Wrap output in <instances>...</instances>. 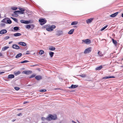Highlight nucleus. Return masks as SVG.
<instances>
[{
    "mask_svg": "<svg viewBox=\"0 0 123 123\" xmlns=\"http://www.w3.org/2000/svg\"><path fill=\"white\" fill-rule=\"evenodd\" d=\"M4 73V72H0V74H2L3 73Z\"/></svg>",
    "mask_w": 123,
    "mask_h": 123,
    "instance_id": "nucleus-56",
    "label": "nucleus"
},
{
    "mask_svg": "<svg viewBox=\"0 0 123 123\" xmlns=\"http://www.w3.org/2000/svg\"><path fill=\"white\" fill-rule=\"evenodd\" d=\"M44 51L43 50H40L39 52V54L40 55H42L44 53Z\"/></svg>",
    "mask_w": 123,
    "mask_h": 123,
    "instance_id": "nucleus-37",
    "label": "nucleus"
},
{
    "mask_svg": "<svg viewBox=\"0 0 123 123\" xmlns=\"http://www.w3.org/2000/svg\"><path fill=\"white\" fill-rule=\"evenodd\" d=\"M0 25L1 26H4L5 25V24L3 23H2Z\"/></svg>",
    "mask_w": 123,
    "mask_h": 123,
    "instance_id": "nucleus-49",
    "label": "nucleus"
},
{
    "mask_svg": "<svg viewBox=\"0 0 123 123\" xmlns=\"http://www.w3.org/2000/svg\"><path fill=\"white\" fill-rule=\"evenodd\" d=\"M103 68L102 66H99L98 67L96 68L95 69L96 70H99L102 69Z\"/></svg>",
    "mask_w": 123,
    "mask_h": 123,
    "instance_id": "nucleus-22",
    "label": "nucleus"
},
{
    "mask_svg": "<svg viewBox=\"0 0 123 123\" xmlns=\"http://www.w3.org/2000/svg\"><path fill=\"white\" fill-rule=\"evenodd\" d=\"M29 54V53H26V55H28V54Z\"/></svg>",
    "mask_w": 123,
    "mask_h": 123,
    "instance_id": "nucleus-59",
    "label": "nucleus"
},
{
    "mask_svg": "<svg viewBox=\"0 0 123 123\" xmlns=\"http://www.w3.org/2000/svg\"><path fill=\"white\" fill-rule=\"evenodd\" d=\"M18 9L20 11H25V10L24 8H22L19 7L18 8Z\"/></svg>",
    "mask_w": 123,
    "mask_h": 123,
    "instance_id": "nucleus-38",
    "label": "nucleus"
},
{
    "mask_svg": "<svg viewBox=\"0 0 123 123\" xmlns=\"http://www.w3.org/2000/svg\"><path fill=\"white\" fill-rule=\"evenodd\" d=\"M47 117L46 118H45L44 117H42L41 118L42 120L43 121H44L45 120H47Z\"/></svg>",
    "mask_w": 123,
    "mask_h": 123,
    "instance_id": "nucleus-44",
    "label": "nucleus"
},
{
    "mask_svg": "<svg viewBox=\"0 0 123 123\" xmlns=\"http://www.w3.org/2000/svg\"><path fill=\"white\" fill-rule=\"evenodd\" d=\"M74 30V29H72L70 30L68 32V34H72Z\"/></svg>",
    "mask_w": 123,
    "mask_h": 123,
    "instance_id": "nucleus-21",
    "label": "nucleus"
},
{
    "mask_svg": "<svg viewBox=\"0 0 123 123\" xmlns=\"http://www.w3.org/2000/svg\"><path fill=\"white\" fill-rule=\"evenodd\" d=\"M7 32V31L6 29H3L0 31V34H3L6 33Z\"/></svg>",
    "mask_w": 123,
    "mask_h": 123,
    "instance_id": "nucleus-8",
    "label": "nucleus"
},
{
    "mask_svg": "<svg viewBox=\"0 0 123 123\" xmlns=\"http://www.w3.org/2000/svg\"><path fill=\"white\" fill-rule=\"evenodd\" d=\"M115 77L114 76H106L105 77H104L103 78V79H108L109 78H114Z\"/></svg>",
    "mask_w": 123,
    "mask_h": 123,
    "instance_id": "nucleus-20",
    "label": "nucleus"
},
{
    "mask_svg": "<svg viewBox=\"0 0 123 123\" xmlns=\"http://www.w3.org/2000/svg\"><path fill=\"white\" fill-rule=\"evenodd\" d=\"M14 89L16 90H18L19 89V88L18 87H15Z\"/></svg>",
    "mask_w": 123,
    "mask_h": 123,
    "instance_id": "nucleus-47",
    "label": "nucleus"
},
{
    "mask_svg": "<svg viewBox=\"0 0 123 123\" xmlns=\"http://www.w3.org/2000/svg\"><path fill=\"white\" fill-rule=\"evenodd\" d=\"M49 49L50 50L53 51L55 50V48L52 46H51L49 47Z\"/></svg>",
    "mask_w": 123,
    "mask_h": 123,
    "instance_id": "nucleus-19",
    "label": "nucleus"
},
{
    "mask_svg": "<svg viewBox=\"0 0 123 123\" xmlns=\"http://www.w3.org/2000/svg\"><path fill=\"white\" fill-rule=\"evenodd\" d=\"M122 17H123V13L122 14Z\"/></svg>",
    "mask_w": 123,
    "mask_h": 123,
    "instance_id": "nucleus-60",
    "label": "nucleus"
},
{
    "mask_svg": "<svg viewBox=\"0 0 123 123\" xmlns=\"http://www.w3.org/2000/svg\"><path fill=\"white\" fill-rule=\"evenodd\" d=\"M2 56V54L1 53H0V57H1Z\"/></svg>",
    "mask_w": 123,
    "mask_h": 123,
    "instance_id": "nucleus-55",
    "label": "nucleus"
},
{
    "mask_svg": "<svg viewBox=\"0 0 123 123\" xmlns=\"http://www.w3.org/2000/svg\"><path fill=\"white\" fill-rule=\"evenodd\" d=\"M97 54H98V56L99 57H101L103 56V54H102L101 52L99 50H98Z\"/></svg>",
    "mask_w": 123,
    "mask_h": 123,
    "instance_id": "nucleus-10",
    "label": "nucleus"
},
{
    "mask_svg": "<svg viewBox=\"0 0 123 123\" xmlns=\"http://www.w3.org/2000/svg\"><path fill=\"white\" fill-rule=\"evenodd\" d=\"M1 15L0 14V18H1Z\"/></svg>",
    "mask_w": 123,
    "mask_h": 123,
    "instance_id": "nucleus-61",
    "label": "nucleus"
},
{
    "mask_svg": "<svg viewBox=\"0 0 123 123\" xmlns=\"http://www.w3.org/2000/svg\"><path fill=\"white\" fill-rule=\"evenodd\" d=\"M56 116L55 115H49L47 117V120L50 121L52 120H55L57 119Z\"/></svg>",
    "mask_w": 123,
    "mask_h": 123,
    "instance_id": "nucleus-1",
    "label": "nucleus"
},
{
    "mask_svg": "<svg viewBox=\"0 0 123 123\" xmlns=\"http://www.w3.org/2000/svg\"><path fill=\"white\" fill-rule=\"evenodd\" d=\"M20 73V71H18L16 72H15L14 74L16 75H17L18 74H19Z\"/></svg>",
    "mask_w": 123,
    "mask_h": 123,
    "instance_id": "nucleus-29",
    "label": "nucleus"
},
{
    "mask_svg": "<svg viewBox=\"0 0 123 123\" xmlns=\"http://www.w3.org/2000/svg\"><path fill=\"white\" fill-rule=\"evenodd\" d=\"M30 25H29L26 26V28L27 29H29L31 28Z\"/></svg>",
    "mask_w": 123,
    "mask_h": 123,
    "instance_id": "nucleus-39",
    "label": "nucleus"
},
{
    "mask_svg": "<svg viewBox=\"0 0 123 123\" xmlns=\"http://www.w3.org/2000/svg\"><path fill=\"white\" fill-rule=\"evenodd\" d=\"M74 27L76 28L77 27V26H74Z\"/></svg>",
    "mask_w": 123,
    "mask_h": 123,
    "instance_id": "nucleus-58",
    "label": "nucleus"
},
{
    "mask_svg": "<svg viewBox=\"0 0 123 123\" xmlns=\"http://www.w3.org/2000/svg\"><path fill=\"white\" fill-rule=\"evenodd\" d=\"M18 44L20 45L25 46L26 45V43L24 42H20Z\"/></svg>",
    "mask_w": 123,
    "mask_h": 123,
    "instance_id": "nucleus-16",
    "label": "nucleus"
},
{
    "mask_svg": "<svg viewBox=\"0 0 123 123\" xmlns=\"http://www.w3.org/2000/svg\"><path fill=\"white\" fill-rule=\"evenodd\" d=\"M46 91V89L41 90H39V91L41 92H45Z\"/></svg>",
    "mask_w": 123,
    "mask_h": 123,
    "instance_id": "nucleus-43",
    "label": "nucleus"
},
{
    "mask_svg": "<svg viewBox=\"0 0 123 123\" xmlns=\"http://www.w3.org/2000/svg\"><path fill=\"white\" fill-rule=\"evenodd\" d=\"M93 18H90L86 20V22L87 24L90 23L93 20Z\"/></svg>",
    "mask_w": 123,
    "mask_h": 123,
    "instance_id": "nucleus-9",
    "label": "nucleus"
},
{
    "mask_svg": "<svg viewBox=\"0 0 123 123\" xmlns=\"http://www.w3.org/2000/svg\"><path fill=\"white\" fill-rule=\"evenodd\" d=\"M118 13V12H117L114 13L110 15V16L111 17H115Z\"/></svg>",
    "mask_w": 123,
    "mask_h": 123,
    "instance_id": "nucleus-13",
    "label": "nucleus"
},
{
    "mask_svg": "<svg viewBox=\"0 0 123 123\" xmlns=\"http://www.w3.org/2000/svg\"><path fill=\"white\" fill-rule=\"evenodd\" d=\"M12 23V21L11 20L9 19V18L7 20L6 24H11Z\"/></svg>",
    "mask_w": 123,
    "mask_h": 123,
    "instance_id": "nucleus-26",
    "label": "nucleus"
},
{
    "mask_svg": "<svg viewBox=\"0 0 123 123\" xmlns=\"http://www.w3.org/2000/svg\"><path fill=\"white\" fill-rule=\"evenodd\" d=\"M14 76L13 74H10L8 75V79H11L12 78H14Z\"/></svg>",
    "mask_w": 123,
    "mask_h": 123,
    "instance_id": "nucleus-15",
    "label": "nucleus"
},
{
    "mask_svg": "<svg viewBox=\"0 0 123 123\" xmlns=\"http://www.w3.org/2000/svg\"><path fill=\"white\" fill-rule=\"evenodd\" d=\"M24 11H15V12H18V13L21 14H23L24 13Z\"/></svg>",
    "mask_w": 123,
    "mask_h": 123,
    "instance_id": "nucleus-31",
    "label": "nucleus"
},
{
    "mask_svg": "<svg viewBox=\"0 0 123 123\" xmlns=\"http://www.w3.org/2000/svg\"><path fill=\"white\" fill-rule=\"evenodd\" d=\"M49 55L51 57H52L53 56L54 53L51 51H50L49 53Z\"/></svg>",
    "mask_w": 123,
    "mask_h": 123,
    "instance_id": "nucleus-23",
    "label": "nucleus"
},
{
    "mask_svg": "<svg viewBox=\"0 0 123 123\" xmlns=\"http://www.w3.org/2000/svg\"><path fill=\"white\" fill-rule=\"evenodd\" d=\"M52 29H54L55 28L56 26L55 25H51L50 26Z\"/></svg>",
    "mask_w": 123,
    "mask_h": 123,
    "instance_id": "nucleus-45",
    "label": "nucleus"
},
{
    "mask_svg": "<svg viewBox=\"0 0 123 123\" xmlns=\"http://www.w3.org/2000/svg\"><path fill=\"white\" fill-rule=\"evenodd\" d=\"M72 123H77L76 122H75V121L73 120L72 121Z\"/></svg>",
    "mask_w": 123,
    "mask_h": 123,
    "instance_id": "nucleus-54",
    "label": "nucleus"
},
{
    "mask_svg": "<svg viewBox=\"0 0 123 123\" xmlns=\"http://www.w3.org/2000/svg\"><path fill=\"white\" fill-rule=\"evenodd\" d=\"M83 42L82 43H84L87 44H89L91 43V41L89 39H86L82 40Z\"/></svg>",
    "mask_w": 123,
    "mask_h": 123,
    "instance_id": "nucleus-2",
    "label": "nucleus"
},
{
    "mask_svg": "<svg viewBox=\"0 0 123 123\" xmlns=\"http://www.w3.org/2000/svg\"><path fill=\"white\" fill-rule=\"evenodd\" d=\"M35 78L37 80H39L42 79V77L40 75H38L36 76Z\"/></svg>",
    "mask_w": 123,
    "mask_h": 123,
    "instance_id": "nucleus-12",
    "label": "nucleus"
},
{
    "mask_svg": "<svg viewBox=\"0 0 123 123\" xmlns=\"http://www.w3.org/2000/svg\"><path fill=\"white\" fill-rule=\"evenodd\" d=\"M14 13H15L16 14V15H18V12H15V11L14 12Z\"/></svg>",
    "mask_w": 123,
    "mask_h": 123,
    "instance_id": "nucleus-52",
    "label": "nucleus"
},
{
    "mask_svg": "<svg viewBox=\"0 0 123 123\" xmlns=\"http://www.w3.org/2000/svg\"><path fill=\"white\" fill-rule=\"evenodd\" d=\"M63 33L62 31H58L56 32V35L57 36H60Z\"/></svg>",
    "mask_w": 123,
    "mask_h": 123,
    "instance_id": "nucleus-7",
    "label": "nucleus"
},
{
    "mask_svg": "<svg viewBox=\"0 0 123 123\" xmlns=\"http://www.w3.org/2000/svg\"><path fill=\"white\" fill-rule=\"evenodd\" d=\"M78 86L77 85H72L71 86L69 87V88H74L77 87Z\"/></svg>",
    "mask_w": 123,
    "mask_h": 123,
    "instance_id": "nucleus-14",
    "label": "nucleus"
},
{
    "mask_svg": "<svg viewBox=\"0 0 123 123\" xmlns=\"http://www.w3.org/2000/svg\"><path fill=\"white\" fill-rule=\"evenodd\" d=\"M78 23V22L76 21H74L72 23L71 25H76Z\"/></svg>",
    "mask_w": 123,
    "mask_h": 123,
    "instance_id": "nucleus-30",
    "label": "nucleus"
},
{
    "mask_svg": "<svg viewBox=\"0 0 123 123\" xmlns=\"http://www.w3.org/2000/svg\"><path fill=\"white\" fill-rule=\"evenodd\" d=\"M80 76L82 77H86V75L85 74H82Z\"/></svg>",
    "mask_w": 123,
    "mask_h": 123,
    "instance_id": "nucleus-42",
    "label": "nucleus"
},
{
    "mask_svg": "<svg viewBox=\"0 0 123 123\" xmlns=\"http://www.w3.org/2000/svg\"><path fill=\"white\" fill-rule=\"evenodd\" d=\"M86 80L87 81H91L92 80H90L89 79V78H87L86 79Z\"/></svg>",
    "mask_w": 123,
    "mask_h": 123,
    "instance_id": "nucleus-50",
    "label": "nucleus"
},
{
    "mask_svg": "<svg viewBox=\"0 0 123 123\" xmlns=\"http://www.w3.org/2000/svg\"><path fill=\"white\" fill-rule=\"evenodd\" d=\"M12 16L13 17H16L18 16V15H16V14L15 13H12Z\"/></svg>",
    "mask_w": 123,
    "mask_h": 123,
    "instance_id": "nucleus-46",
    "label": "nucleus"
},
{
    "mask_svg": "<svg viewBox=\"0 0 123 123\" xmlns=\"http://www.w3.org/2000/svg\"><path fill=\"white\" fill-rule=\"evenodd\" d=\"M29 102L28 101H25L24 102V104H25L28 103Z\"/></svg>",
    "mask_w": 123,
    "mask_h": 123,
    "instance_id": "nucleus-51",
    "label": "nucleus"
},
{
    "mask_svg": "<svg viewBox=\"0 0 123 123\" xmlns=\"http://www.w3.org/2000/svg\"><path fill=\"white\" fill-rule=\"evenodd\" d=\"M21 23L25 24H29L31 23V21H30L25 20H20Z\"/></svg>",
    "mask_w": 123,
    "mask_h": 123,
    "instance_id": "nucleus-6",
    "label": "nucleus"
},
{
    "mask_svg": "<svg viewBox=\"0 0 123 123\" xmlns=\"http://www.w3.org/2000/svg\"><path fill=\"white\" fill-rule=\"evenodd\" d=\"M22 114L21 113L19 114H18V116H22Z\"/></svg>",
    "mask_w": 123,
    "mask_h": 123,
    "instance_id": "nucleus-53",
    "label": "nucleus"
},
{
    "mask_svg": "<svg viewBox=\"0 0 123 123\" xmlns=\"http://www.w3.org/2000/svg\"><path fill=\"white\" fill-rule=\"evenodd\" d=\"M32 73V71L29 70H25L23 71L22 73L28 75Z\"/></svg>",
    "mask_w": 123,
    "mask_h": 123,
    "instance_id": "nucleus-5",
    "label": "nucleus"
},
{
    "mask_svg": "<svg viewBox=\"0 0 123 123\" xmlns=\"http://www.w3.org/2000/svg\"><path fill=\"white\" fill-rule=\"evenodd\" d=\"M11 18L12 19H13L15 22H17L18 21L17 19L14 17H11Z\"/></svg>",
    "mask_w": 123,
    "mask_h": 123,
    "instance_id": "nucleus-33",
    "label": "nucleus"
},
{
    "mask_svg": "<svg viewBox=\"0 0 123 123\" xmlns=\"http://www.w3.org/2000/svg\"><path fill=\"white\" fill-rule=\"evenodd\" d=\"M8 19V18H4L2 20L1 22H2L6 24L7 20V19Z\"/></svg>",
    "mask_w": 123,
    "mask_h": 123,
    "instance_id": "nucleus-18",
    "label": "nucleus"
},
{
    "mask_svg": "<svg viewBox=\"0 0 123 123\" xmlns=\"http://www.w3.org/2000/svg\"><path fill=\"white\" fill-rule=\"evenodd\" d=\"M46 30L48 31H51L53 30V29H51L50 27H49L47 28Z\"/></svg>",
    "mask_w": 123,
    "mask_h": 123,
    "instance_id": "nucleus-25",
    "label": "nucleus"
},
{
    "mask_svg": "<svg viewBox=\"0 0 123 123\" xmlns=\"http://www.w3.org/2000/svg\"><path fill=\"white\" fill-rule=\"evenodd\" d=\"M12 47L13 49H19V47L16 44H14L13 45Z\"/></svg>",
    "mask_w": 123,
    "mask_h": 123,
    "instance_id": "nucleus-11",
    "label": "nucleus"
},
{
    "mask_svg": "<svg viewBox=\"0 0 123 123\" xmlns=\"http://www.w3.org/2000/svg\"><path fill=\"white\" fill-rule=\"evenodd\" d=\"M22 55V54L21 53H19L16 56V58H17L21 56Z\"/></svg>",
    "mask_w": 123,
    "mask_h": 123,
    "instance_id": "nucleus-28",
    "label": "nucleus"
},
{
    "mask_svg": "<svg viewBox=\"0 0 123 123\" xmlns=\"http://www.w3.org/2000/svg\"><path fill=\"white\" fill-rule=\"evenodd\" d=\"M29 62V61L28 60H25L21 62L20 63H25L28 62Z\"/></svg>",
    "mask_w": 123,
    "mask_h": 123,
    "instance_id": "nucleus-35",
    "label": "nucleus"
},
{
    "mask_svg": "<svg viewBox=\"0 0 123 123\" xmlns=\"http://www.w3.org/2000/svg\"><path fill=\"white\" fill-rule=\"evenodd\" d=\"M10 38V37L9 36H6L4 37V39L5 40H7Z\"/></svg>",
    "mask_w": 123,
    "mask_h": 123,
    "instance_id": "nucleus-41",
    "label": "nucleus"
},
{
    "mask_svg": "<svg viewBox=\"0 0 123 123\" xmlns=\"http://www.w3.org/2000/svg\"><path fill=\"white\" fill-rule=\"evenodd\" d=\"M91 48H89L86 49L84 52V53L85 54L88 53L90 52L91 51Z\"/></svg>",
    "mask_w": 123,
    "mask_h": 123,
    "instance_id": "nucleus-4",
    "label": "nucleus"
},
{
    "mask_svg": "<svg viewBox=\"0 0 123 123\" xmlns=\"http://www.w3.org/2000/svg\"><path fill=\"white\" fill-rule=\"evenodd\" d=\"M78 121V123H80V122H79L78 121Z\"/></svg>",
    "mask_w": 123,
    "mask_h": 123,
    "instance_id": "nucleus-62",
    "label": "nucleus"
},
{
    "mask_svg": "<svg viewBox=\"0 0 123 123\" xmlns=\"http://www.w3.org/2000/svg\"><path fill=\"white\" fill-rule=\"evenodd\" d=\"M112 41L113 43L115 45L116 44H117V42L116 41L114 40L113 39H112Z\"/></svg>",
    "mask_w": 123,
    "mask_h": 123,
    "instance_id": "nucleus-32",
    "label": "nucleus"
},
{
    "mask_svg": "<svg viewBox=\"0 0 123 123\" xmlns=\"http://www.w3.org/2000/svg\"><path fill=\"white\" fill-rule=\"evenodd\" d=\"M12 41L10 42L9 43V44H11L12 43Z\"/></svg>",
    "mask_w": 123,
    "mask_h": 123,
    "instance_id": "nucleus-57",
    "label": "nucleus"
},
{
    "mask_svg": "<svg viewBox=\"0 0 123 123\" xmlns=\"http://www.w3.org/2000/svg\"><path fill=\"white\" fill-rule=\"evenodd\" d=\"M9 48L8 47L5 46L2 48V50L3 51H4L7 49Z\"/></svg>",
    "mask_w": 123,
    "mask_h": 123,
    "instance_id": "nucleus-27",
    "label": "nucleus"
},
{
    "mask_svg": "<svg viewBox=\"0 0 123 123\" xmlns=\"http://www.w3.org/2000/svg\"><path fill=\"white\" fill-rule=\"evenodd\" d=\"M19 29V27L18 26L14 27L13 28V29L16 31H17Z\"/></svg>",
    "mask_w": 123,
    "mask_h": 123,
    "instance_id": "nucleus-24",
    "label": "nucleus"
},
{
    "mask_svg": "<svg viewBox=\"0 0 123 123\" xmlns=\"http://www.w3.org/2000/svg\"><path fill=\"white\" fill-rule=\"evenodd\" d=\"M13 35L14 36L17 37L20 36L22 35L20 33H17L14 34Z\"/></svg>",
    "mask_w": 123,
    "mask_h": 123,
    "instance_id": "nucleus-17",
    "label": "nucleus"
},
{
    "mask_svg": "<svg viewBox=\"0 0 123 123\" xmlns=\"http://www.w3.org/2000/svg\"><path fill=\"white\" fill-rule=\"evenodd\" d=\"M107 25H106L104 27H103L102 29H101L100 30L101 31H102L104 30L107 27Z\"/></svg>",
    "mask_w": 123,
    "mask_h": 123,
    "instance_id": "nucleus-34",
    "label": "nucleus"
},
{
    "mask_svg": "<svg viewBox=\"0 0 123 123\" xmlns=\"http://www.w3.org/2000/svg\"><path fill=\"white\" fill-rule=\"evenodd\" d=\"M11 9L13 10H16L17 9V8L16 7H12Z\"/></svg>",
    "mask_w": 123,
    "mask_h": 123,
    "instance_id": "nucleus-36",
    "label": "nucleus"
},
{
    "mask_svg": "<svg viewBox=\"0 0 123 123\" xmlns=\"http://www.w3.org/2000/svg\"><path fill=\"white\" fill-rule=\"evenodd\" d=\"M35 75H36L35 74H33L31 76L29 77V78H31L34 77L35 76Z\"/></svg>",
    "mask_w": 123,
    "mask_h": 123,
    "instance_id": "nucleus-40",
    "label": "nucleus"
},
{
    "mask_svg": "<svg viewBox=\"0 0 123 123\" xmlns=\"http://www.w3.org/2000/svg\"><path fill=\"white\" fill-rule=\"evenodd\" d=\"M39 22L40 23V24L41 25H43L45 24L46 22V20L44 19H41L39 20Z\"/></svg>",
    "mask_w": 123,
    "mask_h": 123,
    "instance_id": "nucleus-3",
    "label": "nucleus"
},
{
    "mask_svg": "<svg viewBox=\"0 0 123 123\" xmlns=\"http://www.w3.org/2000/svg\"><path fill=\"white\" fill-rule=\"evenodd\" d=\"M30 25V27L31 28H33L34 27V25L33 24H31Z\"/></svg>",
    "mask_w": 123,
    "mask_h": 123,
    "instance_id": "nucleus-48",
    "label": "nucleus"
}]
</instances>
